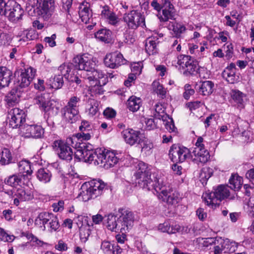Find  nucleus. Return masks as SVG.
I'll use <instances>...</instances> for the list:
<instances>
[{"mask_svg": "<svg viewBox=\"0 0 254 254\" xmlns=\"http://www.w3.org/2000/svg\"><path fill=\"white\" fill-rule=\"evenodd\" d=\"M88 149L80 147L76 153V157L83 159L85 162L93 163L95 165H100L106 169H108L116 165L119 159L113 151L102 150L101 149L93 150L91 145Z\"/></svg>", "mask_w": 254, "mask_h": 254, "instance_id": "obj_1", "label": "nucleus"}, {"mask_svg": "<svg viewBox=\"0 0 254 254\" xmlns=\"http://www.w3.org/2000/svg\"><path fill=\"white\" fill-rule=\"evenodd\" d=\"M75 141V138L73 137H67L65 141L61 140H55L53 143V147L61 159L67 161H70L72 158L73 151L71 148L72 147L76 150L74 152L75 158L84 161L83 159L76 157L75 153L79 150L80 147L84 146V149L86 150L89 148V146L84 143H74Z\"/></svg>", "mask_w": 254, "mask_h": 254, "instance_id": "obj_2", "label": "nucleus"}, {"mask_svg": "<svg viewBox=\"0 0 254 254\" xmlns=\"http://www.w3.org/2000/svg\"><path fill=\"white\" fill-rule=\"evenodd\" d=\"M155 190L158 198L169 205L177 204L180 197L178 192L174 191L170 185L163 179L159 178L155 184Z\"/></svg>", "mask_w": 254, "mask_h": 254, "instance_id": "obj_3", "label": "nucleus"}, {"mask_svg": "<svg viewBox=\"0 0 254 254\" xmlns=\"http://www.w3.org/2000/svg\"><path fill=\"white\" fill-rule=\"evenodd\" d=\"M136 171L134 174V181L136 185L148 190L154 189L155 184L151 179V172L145 163L138 162L136 166Z\"/></svg>", "mask_w": 254, "mask_h": 254, "instance_id": "obj_4", "label": "nucleus"}, {"mask_svg": "<svg viewBox=\"0 0 254 254\" xmlns=\"http://www.w3.org/2000/svg\"><path fill=\"white\" fill-rule=\"evenodd\" d=\"M230 195L229 187L224 185H220L213 190L206 191L202 195V198L205 204L213 209L219 206L220 202L227 198Z\"/></svg>", "mask_w": 254, "mask_h": 254, "instance_id": "obj_5", "label": "nucleus"}, {"mask_svg": "<svg viewBox=\"0 0 254 254\" xmlns=\"http://www.w3.org/2000/svg\"><path fill=\"white\" fill-rule=\"evenodd\" d=\"M35 225L43 231L47 228L51 232L57 231L60 227L57 217L52 213L43 212L39 214L35 220Z\"/></svg>", "mask_w": 254, "mask_h": 254, "instance_id": "obj_6", "label": "nucleus"}, {"mask_svg": "<svg viewBox=\"0 0 254 254\" xmlns=\"http://www.w3.org/2000/svg\"><path fill=\"white\" fill-rule=\"evenodd\" d=\"M80 98L76 96H71L66 104L61 110L63 119L65 122L72 124L76 122L78 118V106Z\"/></svg>", "mask_w": 254, "mask_h": 254, "instance_id": "obj_7", "label": "nucleus"}, {"mask_svg": "<svg viewBox=\"0 0 254 254\" xmlns=\"http://www.w3.org/2000/svg\"><path fill=\"white\" fill-rule=\"evenodd\" d=\"M179 70L185 76L193 75L197 72L198 64L190 56L180 55L178 58Z\"/></svg>", "mask_w": 254, "mask_h": 254, "instance_id": "obj_8", "label": "nucleus"}, {"mask_svg": "<svg viewBox=\"0 0 254 254\" xmlns=\"http://www.w3.org/2000/svg\"><path fill=\"white\" fill-rule=\"evenodd\" d=\"M25 117L24 111L18 108H10L8 109L7 119L9 125L13 128L23 124L25 122Z\"/></svg>", "mask_w": 254, "mask_h": 254, "instance_id": "obj_9", "label": "nucleus"}, {"mask_svg": "<svg viewBox=\"0 0 254 254\" xmlns=\"http://www.w3.org/2000/svg\"><path fill=\"white\" fill-rule=\"evenodd\" d=\"M119 213V223L121 225V232L124 234L132 227L134 216L132 212L126 209H120Z\"/></svg>", "mask_w": 254, "mask_h": 254, "instance_id": "obj_10", "label": "nucleus"}, {"mask_svg": "<svg viewBox=\"0 0 254 254\" xmlns=\"http://www.w3.org/2000/svg\"><path fill=\"white\" fill-rule=\"evenodd\" d=\"M124 21L129 28L135 29L139 26L145 25L144 16L136 10H132L127 14H125L123 17Z\"/></svg>", "mask_w": 254, "mask_h": 254, "instance_id": "obj_11", "label": "nucleus"}, {"mask_svg": "<svg viewBox=\"0 0 254 254\" xmlns=\"http://www.w3.org/2000/svg\"><path fill=\"white\" fill-rule=\"evenodd\" d=\"M169 157L174 163L184 162L190 155V150L187 147L173 145L169 151Z\"/></svg>", "mask_w": 254, "mask_h": 254, "instance_id": "obj_12", "label": "nucleus"}, {"mask_svg": "<svg viewBox=\"0 0 254 254\" xmlns=\"http://www.w3.org/2000/svg\"><path fill=\"white\" fill-rule=\"evenodd\" d=\"M125 63L123 55L118 52L107 54L104 58L105 66L111 68H118Z\"/></svg>", "mask_w": 254, "mask_h": 254, "instance_id": "obj_13", "label": "nucleus"}, {"mask_svg": "<svg viewBox=\"0 0 254 254\" xmlns=\"http://www.w3.org/2000/svg\"><path fill=\"white\" fill-rule=\"evenodd\" d=\"M75 67L79 70L90 72L94 67L95 64L90 57L86 54L77 56L73 59Z\"/></svg>", "mask_w": 254, "mask_h": 254, "instance_id": "obj_14", "label": "nucleus"}, {"mask_svg": "<svg viewBox=\"0 0 254 254\" xmlns=\"http://www.w3.org/2000/svg\"><path fill=\"white\" fill-rule=\"evenodd\" d=\"M35 69L32 67L25 69L18 76L17 80L15 83V86L20 88L28 87L35 77Z\"/></svg>", "mask_w": 254, "mask_h": 254, "instance_id": "obj_15", "label": "nucleus"}, {"mask_svg": "<svg viewBox=\"0 0 254 254\" xmlns=\"http://www.w3.org/2000/svg\"><path fill=\"white\" fill-rule=\"evenodd\" d=\"M122 134L126 142L130 145L139 144L142 138L140 131L131 128L124 130Z\"/></svg>", "mask_w": 254, "mask_h": 254, "instance_id": "obj_16", "label": "nucleus"}, {"mask_svg": "<svg viewBox=\"0 0 254 254\" xmlns=\"http://www.w3.org/2000/svg\"><path fill=\"white\" fill-rule=\"evenodd\" d=\"M13 203L16 206H18L21 201H29L34 198L33 191L30 190H25L22 188L17 189L14 191V194L13 196Z\"/></svg>", "mask_w": 254, "mask_h": 254, "instance_id": "obj_17", "label": "nucleus"}, {"mask_svg": "<svg viewBox=\"0 0 254 254\" xmlns=\"http://www.w3.org/2000/svg\"><path fill=\"white\" fill-rule=\"evenodd\" d=\"M78 14L82 22L85 23H92L95 25L92 18V12L90 9V4L85 1H82L79 6Z\"/></svg>", "mask_w": 254, "mask_h": 254, "instance_id": "obj_18", "label": "nucleus"}, {"mask_svg": "<svg viewBox=\"0 0 254 254\" xmlns=\"http://www.w3.org/2000/svg\"><path fill=\"white\" fill-rule=\"evenodd\" d=\"M8 8L5 10V14H0L1 16L7 17L10 21L17 22L21 19L24 11L21 6L18 4L11 7L8 4Z\"/></svg>", "mask_w": 254, "mask_h": 254, "instance_id": "obj_19", "label": "nucleus"}, {"mask_svg": "<svg viewBox=\"0 0 254 254\" xmlns=\"http://www.w3.org/2000/svg\"><path fill=\"white\" fill-rule=\"evenodd\" d=\"M34 102L41 110L45 112L49 111L52 108V103L48 94H37L34 98Z\"/></svg>", "mask_w": 254, "mask_h": 254, "instance_id": "obj_20", "label": "nucleus"}, {"mask_svg": "<svg viewBox=\"0 0 254 254\" xmlns=\"http://www.w3.org/2000/svg\"><path fill=\"white\" fill-rule=\"evenodd\" d=\"M38 2L39 3L38 14L44 19L48 18L54 8V0H38Z\"/></svg>", "mask_w": 254, "mask_h": 254, "instance_id": "obj_21", "label": "nucleus"}, {"mask_svg": "<svg viewBox=\"0 0 254 254\" xmlns=\"http://www.w3.org/2000/svg\"><path fill=\"white\" fill-rule=\"evenodd\" d=\"M175 10L173 4L169 0H165L163 4L162 16L161 20L167 21L174 18Z\"/></svg>", "mask_w": 254, "mask_h": 254, "instance_id": "obj_22", "label": "nucleus"}, {"mask_svg": "<svg viewBox=\"0 0 254 254\" xmlns=\"http://www.w3.org/2000/svg\"><path fill=\"white\" fill-rule=\"evenodd\" d=\"M192 160L196 164H204L208 161L210 158L209 152L206 149L193 150L192 152Z\"/></svg>", "mask_w": 254, "mask_h": 254, "instance_id": "obj_23", "label": "nucleus"}, {"mask_svg": "<svg viewBox=\"0 0 254 254\" xmlns=\"http://www.w3.org/2000/svg\"><path fill=\"white\" fill-rule=\"evenodd\" d=\"M100 249L104 254H121L122 249L118 245L104 240L102 242Z\"/></svg>", "mask_w": 254, "mask_h": 254, "instance_id": "obj_24", "label": "nucleus"}, {"mask_svg": "<svg viewBox=\"0 0 254 254\" xmlns=\"http://www.w3.org/2000/svg\"><path fill=\"white\" fill-rule=\"evenodd\" d=\"M214 84L211 81H200L195 85V89L202 95L208 96L213 92Z\"/></svg>", "mask_w": 254, "mask_h": 254, "instance_id": "obj_25", "label": "nucleus"}, {"mask_svg": "<svg viewBox=\"0 0 254 254\" xmlns=\"http://www.w3.org/2000/svg\"><path fill=\"white\" fill-rule=\"evenodd\" d=\"M86 185H88L89 191L96 197L103 193L105 187V184L101 180H94Z\"/></svg>", "mask_w": 254, "mask_h": 254, "instance_id": "obj_26", "label": "nucleus"}, {"mask_svg": "<svg viewBox=\"0 0 254 254\" xmlns=\"http://www.w3.org/2000/svg\"><path fill=\"white\" fill-rule=\"evenodd\" d=\"M12 73L6 67H0V89L7 87L11 80Z\"/></svg>", "mask_w": 254, "mask_h": 254, "instance_id": "obj_27", "label": "nucleus"}, {"mask_svg": "<svg viewBox=\"0 0 254 254\" xmlns=\"http://www.w3.org/2000/svg\"><path fill=\"white\" fill-rule=\"evenodd\" d=\"M105 221L107 222L106 226L109 230L116 232L119 231L121 232V223H119V217L117 219L114 215L110 214L107 216Z\"/></svg>", "mask_w": 254, "mask_h": 254, "instance_id": "obj_28", "label": "nucleus"}, {"mask_svg": "<svg viewBox=\"0 0 254 254\" xmlns=\"http://www.w3.org/2000/svg\"><path fill=\"white\" fill-rule=\"evenodd\" d=\"M90 72H91L92 75L88 76L87 78L89 81H94L99 84L105 85L107 82V77L105 74L101 70L95 69L94 68Z\"/></svg>", "mask_w": 254, "mask_h": 254, "instance_id": "obj_29", "label": "nucleus"}, {"mask_svg": "<svg viewBox=\"0 0 254 254\" xmlns=\"http://www.w3.org/2000/svg\"><path fill=\"white\" fill-rule=\"evenodd\" d=\"M12 156L11 152L8 148L0 147V164L6 165L11 163Z\"/></svg>", "mask_w": 254, "mask_h": 254, "instance_id": "obj_30", "label": "nucleus"}, {"mask_svg": "<svg viewBox=\"0 0 254 254\" xmlns=\"http://www.w3.org/2000/svg\"><path fill=\"white\" fill-rule=\"evenodd\" d=\"M155 37H149L146 40L145 50L149 55H153L157 53V40Z\"/></svg>", "mask_w": 254, "mask_h": 254, "instance_id": "obj_31", "label": "nucleus"}, {"mask_svg": "<svg viewBox=\"0 0 254 254\" xmlns=\"http://www.w3.org/2000/svg\"><path fill=\"white\" fill-rule=\"evenodd\" d=\"M64 84V80L62 75L58 74L54 77H52L47 81L46 85L50 88L56 90L60 89Z\"/></svg>", "mask_w": 254, "mask_h": 254, "instance_id": "obj_32", "label": "nucleus"}, {"mask_svg": "<svg viewBox=\"0 0 254 254\" xmlns=\"http://www.w3.org/2000/svg\"><path fill=\"white\" fill-rule=\"evenodd\" d=\"M221 244L224 250V253H232L237 248V244L228 239H221Z\"/></svg>", "mask_w": 254, "mask_h": 254, "instance_id": "obj_33", "label": "nucleus"}, {"mask_svg": "<svg viewBox=\"0 0 254 254\" xmlns=\"http://www.w3.org/2000/svg\"><path fill=\"white\" fill-rule=\"evenodd\" d=\"M95 36L96 39L101 42L109 43L111 41V32L109 30H99L95 33Z\"/></svg>", "mask_w": 254, "mask_h": 254, "instance_id": "obj_34", "label": "nucleus"}, {"mask_svg": "<svg viewBox=\"0 0 254 254\" xmlns=\"http://www.w3.org/2000/svg\"><path fill=\"white\" fill-rule=\"evenodd\" d=\"M181 227L179 225L171 226L168 222H165L160 224L158 226V229L162 232H166L168 234H174L180 231Z\"/></svg>", "mask_w": 254, "mask_h": 254, "instance_id": "obj_35", "label": "nucleus"}, {"mask_svg": "<svg viewBox=\"0 0 254 254\" xmlns=\"http://www.w3.org/2000/svg\"><path fill=\"white\" fill-rule=\"evenodd\" d=\"M141 103V101L140 98H137L135 96H132L127 100V108L133 112H136L139 109Z\"/></svg>", "mask_w": 254, "mask_h": 254, "instance_id": "obj_36", "label": "nucleus"}, {"mask_svg": "<svg viewBox=\"0 0 254 254\" xmlns=\"http://www.w3.org/2000/svg\"><path fill=\"white\" fill-rule=\"evenodd\" d=\"M37 178L40 182L47 183L51 181L52 173L47 169H40L37 172Z\"/></svg>", "mask_w": 254, "mask_h": 254, "instance_id": "obj_37", "label": "nucleus"}, {"mask_svg": "<svg viewBox=\"0 0 254 254\" xmlns=\"http://www.w3.org/2000/svg\"><path fill=\"white\" fill-rule=\"evenodd\" d=\"M86 183L84 184L81 187V191L79 193V196L81 197L82 200L87 201L91 198H94L96 197L92 192L89 191V188L88 187Z\"/></svg>", "mask_w": 254, "mask_h": 254, "instance_id": "obj_38", "label": "nucleus"}, {"mask_svg": "<svg viewBox=\"0 0 254 254\" xmlns=\"http://www.w3.org/2000/svg\"><path fill=\"white\" fill-rule=\"evenodd\" d=\"M22 176L20 174H14L10 176L4 180L5 183L11 187H16L21 183Z\"/></svg>", "mask_w": 254, "mask_h": 254, "instance_id": "obj_39", "label": "nucleus"}, {"mask_svg": "<svg viewBox=\"0 0 254 254\" xmlns=\"http://www.w3.org/2000/svg\"><path fill=\"white\" fill-rule=\"evenodd\" d=\"M138 144H140L141 147L142 152H144L147 155H149L152 152L153 145L148 139L142 138Z\"/></svg>", "mask_w": 254, "mask_h": 254, "instance_id": "obj_40", "label": "nucleus"}, {"mask_svg": "<svg viewBox=\"0 0 254 254\" xmlns=\"http://www.w3.org/2000/svg\"><path fill=\"white\" fill-rule=\"evenodd\" d=\"M88 102L89 107L87 109V112L90 116L93 117L99 111V103L97 100L90 98L89 99Z\"/></svg>", "mask_w": 254, "mask_h": 254, "instance_id": "obj_41", "label": "nucleus"}, {"mask_svg": "<svg viewBox=\"0 0 254 254\" xmlns=\"http://www.w3.org/2000/svg\"><path fill=\"white\" fill-rule=\"evenodd\" d=\"M242 178L239 176L232 175L229 179L230 188L235 190H238L242 185Z\"/></svg>", "mask_w": 254, "mask_h": 254, "instance_id": "obj_42", "label": "nucleus"}, {"mask_svg": "<svg viewBox=\"0 0 254 254\" xmlns=\"http://www.w3.org/2000/svg\"><path fill=\"white\" fill-rule=\"evenodd\" d=\"M165 109L163 107V105L160 104H156L155 106V117L159 119L162 120L163 121L167 120L168 118V115L165 113Z\"/></svg>", "mask_w": 254, "mask_h": 254, "instance_id": "obj_43", "label": "nucleus"}, {"mask_svg": "<svg viewBox=\"0 0 254 254\" xmlns=\"http://www.w3.org/2000/svg\"><path fill=\"white\" fill-rule=\"evenodd\" d=\"M30 137L39 138L43 136L44 129L38 125H31Z\"/></svg>", "mask_w": 254, "mask_h": 254, "instance_id": "obj_44", "label": "nucleus"}, {"mask_svg": "<svg viewBox=\"0 0 254 254\" xmlns=\"http://www.w3.org/2000/svg\"><path fill=\"white\" fill-rule=\"evenodd\" d=\"M152 88L153 91L158 96H159L160 98L164 99L166 97V90L159 82L154 81L152 83Z\"/></svg>", "mask_w": 254, "mask_h": 254, "instance_id": "obj_45", "label": "nucleus"}, {"mask_svg": "<svg viewBox=\"0 0 254 254\" xmlns=\"http://www.w3.org/2000/svg\"><path fill=\"white\" fill-rule=\"evenodd\" d=\"M18 170L20 174L26 173V174H31L32 171L29 162L26 160H22L18 164Z\"/></svg>", "mask_w": 254, "mask_h": 254, "instance_id": "obj_46", "label": "nucleus"}, {"mask_svg": "<svg viewBox=\"0 0 254 254\" xmlns=\"http://www.w3.org/2000/svg\"><path fill=\"white\" fill-rule=\"evenodd\" d=\"M231 95L235 102L238 104H242L245 97L244 94L238 90H232Z\"/></svg>", "mask_w": 254, "mask_h": 254, "instance_id": "obj_47", "label": "nucleus"}, {"mask_svg": "<svg viewBox=\"0 0 254 254\" xmlns=\"http://www.w3.org/2000/svg\"><path fill=\"white\" fill-rule=\"evenodd\" d=\"M73 221L79 229L84 226H89L88 224V217L84 215H78L77 217L73 218Z\"/></svg>", "mask_w": 254, "mask_h": 254, "instance_id": "obj_48", "label": "nucleus"}, {"mask_svg": "<svg viewBox=\"0 0 254 254\" xmlns=\"http://www.w3.org/2000/svg\"><path fill=\"white\" fill-rule=\"evenodd\" d=\"M31 127V125L21 124L18 127H19V134L24 137H30V135H31L30 134Z\"/></svg>", "mask_w": 254, "mask_h": 254, "instance_id": "obj_49", "label": "nucleus"}, {"mask_svg": "<svg viewBox=\"0 0 254 254\" xmlns=\"http://www.w3.org/2000/svg\"><path fill=\"white\" fill-rule=\"evenodd\" d=\"M89 227V226H86L79 229L80 239L83 243H85L87 241L90 236Z\"/></svg>", "mask_w": 254, "mask_h": 254, "instance_id": "obj_50", "label": "nucleus"}, {"mask_svg": "<svg viewBox=\"0 0 254 254\" xmlns=\"http://www.w3.org/2000/svg\"><path fill=\"white\" fill-rule=\"evenodd\" d=\"M172 30L176 37H180L181 34L186 30V27L182 24L176 23L172 25Z\"/></svg>", "mask_w": 254, "mask_h": 254, "instance_id": "obj_51", "label": "nucleus"}, {"mask_svg": "<svg viewBox=\"0 0 254 254\" xmlns=\"http://www.w3.org/2000/svg\"><path fill=\"white\" fill-rule=\"evenodd\" d=\"M223 76L225 77L227 81L233 84L237 80L236 78V71H229L228 69H225L223 72Z\"/></svg>", "mask_w": 254, "mask_h": 254, "instance_id": "obj_52", "label": "nucleus"}, {"mask_svg": "<svg viewBox=\"0 0 254 254\" xmlns=\"http://www.w3.org/2000/svg\"><path fill=\"white\" fill-rule=\"evenodd\" d=\"M58 71H60L62 77H64L67 80L69 79V73L70 72V68L69 65L63 64L60 65L58 68Z\"/></svg>", "mask_w": 254, "mask_h": 254, "instance_id": "obj_53", "label": "nucleus"}, {"mask_svg": "<svg viewBox=\"0 0 254 254\" xmlns=\"http://www.w3.org/2000/svg\"><path fill=\"white\" fill-rule=\"evenodd\" d=\"M213 173L212 169L209 167H204L202 169L200 173V177L204 181L207 180L211 177Z\"/></svg>", "mask_w": 254, "mask_h": 254, "instance_id": "obj_54", "label": "nucleus"}, {"mask_svg": "<svg viewBox=\"0 0 254 254\" xmlns=\"http://www.w3.org/2000/svg\"><path fill=\"white\" fill-rule=\"evenodd\" d=\"M91 131H80V132H79L77 133L75 135V137H73V138H76L78 139H80L81 140H88L90 139L91 138Z\"/></svg>", "mask_w": 254, "mask_h": 254, "instance_id": "obj_55", "label": "nucleus"}, {"mask_svg": "<svg viewBox=\"0 0 254 254\" xmlns=\"http://www.w3.org/2000/svg\"><path fill=\"white\" fill-rule=\"evenodd\" d=\"M165 126L166 128L170 132H175L176 128L175 127L172 118L168 116L167 120L163 121Z\"/></svg>", "mask_w": 254, "mask_h": 254, "instance_id": "obj_56", "label": "nucleus"}, {"mask_svg": "<svg viewBox=\"0 0 254 254\" xmlns=\"http://www.w3.org/2000/svg\"><path fill=\"white\" fill-rule=\"evenodd\" d=\"M247 209L249 214L254 216V196H251L247 203Z\"/></svg>", "mask_w": 254, "mask_h": 254, "instance_id": "obj_57", "label": "nucleus"}, {"mask_svg": "<svg viewBox=\"0 0 254 254\" xmlns=\"http://www.w3.org/2000/svg\"><path fill=\"white\" fill-rule=\"evenodd\" d=\"M103 85L102 84H99L96 82L95 85L92 87L91 90L96 94H102L104 92Z\"/></svg>", "mask_w": 254, "mask_h": 254, "instance_id": "obj_58", "label": "nucleus"}, {"mask_svg": "<svg viewBox=\"0 0 254 254\" xmlns=\"http://www.w3.org/2000/svg\"><path fill=\"white\" fill-rule=\"evenodd\" d=\"M91 129L92 127L88 122L86 121H82L81 125L79 127V130L80 131H91Z\"/></svg>", "mask_w": 254, "mask_h": 254, "instance_id": "obj_59", "label": "nucleus"}, {"mask_svg": "<svg viewBox=\"0 0 254 254\" xmlns=\"http://www.w3.org/2000/svg\"><path fill=\"white\" fill-rule=\"evenodd\" d=\"M142 66L141 65L140 63H135L133 64H132L131 67V70L132 72V74H140L141 72Z\"/></svg>", "mask_w": 254, "mask_h": 254, "instance_id": "obj_60", "label": "nucleus"}, {"mask_svg": "<svg viewBox=\"0 0 254 254\" xmlns=\"http://www.w3.org/2000/svg\"><path fill=\"white\" fill-rule=\"evenodd\" d=\"M55 248L56 250L60 251H66L67 250V246L62 240L58 241V244L55 245Z\"/></svg>", "mask_w": 254, "mask_h": 254, "instance_id": "obj_61", "label": "nucleus"}, {"mask_svg": "<svg viewBox=\"0 0 254 254\" xmlns=\"http://www.w3.org/2000/svg\"><path fill=\"white\" fill-rule=\"evenodd\" d=\"M144 123L147 129L151 130L156 127L154 120L153 119H145Z\"/></svg>", "mask_w": 254, "mask_h": 254, "instance_id": "obj_62", "label": "nucleus"}, {"mask_svg": "<svg viewBox=\"0 0 254 254\" xmlns=\"http://www.w3.org/2000/svg\"><path fill=\"white\" fill-rule=\"evenodd\" d=\"M56 38V35L53 34L51 37H46L44 38V41L48 43L50 47H54L56 46L55 39Z\"/></svg>", "mask_w": 254, "mask_h": 254, "instance_id": "obj_63", "label": "nucleus"}, {"mask_svg": "<svg viewBox=\"0 0 254 254\" xmlns=\"http://www.w3.org/2000/svg\"><path fill=\"white\" fill-rule=\"evenodd\" d=\"M108 22L113 25H116L118 22V18L116 15L114 13L112 12L106 19Z\"/></svg>", "mask_w": 254, "mask_h": 254, "instance_id": "obj_64", "label": "nucleus"}]
</instances>
